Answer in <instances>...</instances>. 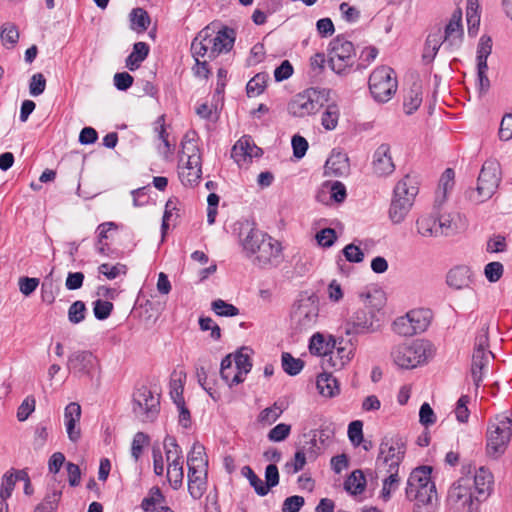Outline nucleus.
Here are the masks:
<instances>
[{
	"label": "nucleus",
	"instance_id": "2",
	"mask_svg": "<svg viewBox=\"0 0 512 512\" xmlns=\"http://www.w3.org/2000/svg\"><path fill=\"white\" fill-rule=\"evenodd\" d=\"M502 179L501 165L496 159L486 160L480 170L476 189H469L465 197L475 204L490 199L496 192Z\"/></svg>",
	"mask_w": 512,
	"mask_h": 512
},
{
	"label": "nucleus",
	"instance_id": "60",
	"mask_svg": "<svg viewBox=\"0 0 512 512\" xmlns=\"http://www.w3.org/2000/svg\"><path fill=\"white\" fill-rule=\"evenodd\" d=\"M469 402H470V397L468 395H462L456 403L454 412H455L456 419L460 423L468 422V419L470 416V411H469L467 405Z\"/></svg>",
	"mask_w": 512,
	"mask_h": 512
},
{
	"label": "nucleus",
	"instance_id": "32",
	"mask_svg": "<svg viewBox=\"0 0 512 512\" xmlns=\"http://www.w3.org/2000/svg\"><path fill=\"white\" fill-rule=\"evenodd\" d=\"M187 465L189 467L207 469L208 460L205 454V448L198 442H195L187 456Z\"/></svg>",
	"mask_w": 512,
	"mask_h": 512
},
{
	"label": "nucleus",
	"instance_id": "4",
	"mask_svg": "<svg viewBox=\"0 0 512 512\" xmlns=\"http://www.w3.org/2000/svg\"><path fill=\"white\" fill-rule=\"evenodd\" d=\"M432 467L419 466L410 473L405 489L406 497L410 501L426 505L436 497L435 483L431 480Z\"/></svg>",
	"mask_w": 512,
	"mask_h": 512
},
{
	"label": "nucleus",
	"instance_id": "37",
	"mask_svg": "<svg viewBox=\"0 0 512 512\" xmlns=\"http://www.w3.org/2000/svg\"><path fill=\"white\" fill-rule=\"evenodd\" d=\"M365 487L366 479L361 470L353 471L344 482V488L352 495L361 494Z\"/></svg>",
	"mask_w": 512,
	"mask_h": 512
},
{
	"label": "nucleus",
	"instance_id": "51",
	"mask_svg": "<svg viewBox=\"0 0 512 512\" xmlns=\"http://www.w3.org/2000/svg\"><path fill=\"white\" fill-rule=\"evenodd\" d=\"M392 326L393 331L401 336H413L417 334L407 314L405 316L398 317L393 322Z\"/></svg>",
	"mask_w": 512,
	"mask_h": 512
},
{
	"label": "nucleus",
	"instance_id": "8",
	"mask_svg": "<svg viewBox=\"0 0 512 512\" xmlns=\"http://www.w3.org/2000/svg\"><path fill=\"white\" fill-rule=\"evenodd\" d=\"M365 301L371 297L369 293L361 294ZM380 320L377 317L375 309L364 303V306L356 309L347 318L344 324L346 335H361L374 333L380 328Z\"/></svg>",
	"mask_w": 512,
	"mask_h": 512
},
{
	"label": "nucleus",
	"instance_id": "30",
	"mask_svg": "<svg viewBox=\"0 0 512 512\" xmlns=\"http://www.w3.org/2000/svg\"><path fill=\"white\" fill-rule=\"evenodd\" d=\"M422 103V85L420 82H413L409 91L404 97V109L407 115L413 114Z\"/></svg>",
	"mask_w": 512,
	"mask_h": 512
},
{
	"label": "nucleus",
	"instance_id": "33",
	"mask_svg": "<svg viewBox=\"0 0 512 512\" xmlns=\"http://www.w3.org/2000/svg\"><path fill=\"white\" fill-rule=\"evenodd\" d=\"M324 106L326 108L322 113L321 124L325 130H334L340 117L339 106L335 102H328Z\"/></svg>",
	"mask_w": 512,
	"mask_h": 512
},
{
	"label": "nucleus",
	"instance_id": "53",
	"mask_svg": "<svg viewBox=\"0 0 512 512\" xmlns=\"http://www.w3.org/2000/svg\"><path fill=\"white\" fill-rule=\"evenodd\" d=\"M0 37L4 44H10L12 47L15 46L19 39L17 26L13 23L3 24L1 27Z\"/></svg>",
	"mask_w": 512,
	"mask_h": 512
},
{
	"label": "nucleus",
	"instance_id": "36",
	"mask_svg": "<svg viewBox=\"0 0 512 512\" xmlns=\"http://www.w3.org/2000/svg\"><path fill=\"white\" fill-rule=\"evenodd\" d=\"M202 175V164L198 166L188 165L179 172V178L184 186L194 187L198 185Z\"/></svg>",
	"mask_w": 512,
	"mask_h": 512
},
{
	"label": "nucleus",
	"instance_id": "31",
	"mask_svg": "<svg viewBox=\"0 0 512 512\" xmlns=\"http://www.w3.org/2000/svg\"><path fill=\"white\" fill-rule=\"evenodd\" d=\"M236 373L233 375L232 383H242L245 380L244 375L252 369V361L247 354L237 351L234 356Z\"/></svg>",
	"mask_w": 512,
	"mask_h": 512
},
{
	"label": "nucleus",
	"instance_id": "62",
	"mask_svg": "<svg viewBox=\"0 0 512 512\" xmlns=\"http://www.w3.org/2000/svg\"><path fill=\"white\" fill-rule=\"evenodd\" d=\"M290 432L291 425L279 423L269 431L267 437L270 441L281 442L289 436Z\"/></svg>",
	"mask_w": 512,
	"mask_h": 512
},
{
	"label": "nucleus",
	"instance_id": "14",
	"mask_svg": "<svg viewBox=\"0 0 512 512\" xmlns=\"http://www.w3.org/2000/svg\"><path fill=\"white\" fill-rule=\"evenodd\" d=\"M255 262L261 268H269L280 263L282 257L281 243L268 235L255 250Z\"/></svg>",
	"mask_w": 512,
	"mask_h": 512
},
{
	"label": "nucleus",
	"instance_id": "39",
	"mask_svg": "<svg viewBox=\"0 0 512 512\" xmlns=\"http://www.w3.org/2000/svg\"><path fill=\"white\" fill-rule=\"evenodd\" d=\"M417 231L423 237H437V219L433 216H421L416 221Z\"/></svg>",
	"mask_w": 512,
	"mask_h": 512
},
{
	"label": "nucleus",
	"instance_id": "54",
	"mask_svg": "<svg viewBox=\"0 0 512 512\" xmlns=\"http://www.w3.org/2000/svg\"><path fill=\"white\" fill-rule=\"evenodd\" d=\"M283 413V408L278 406L275 402L271 407L263 409L258 415V421L263 424L271 425L274 423Z\"/></svg>",
	"mask_w": 512,
	"mask_h": 512
},
{
	"label": "nucleus",
	"instance_id": "16",
	"mask_svg": "<svg viewBox=\"0 0 512 512\" xmlns=\"http://www.w3.org/2000/svg\"><path fill=\"white\" fill-rule=\"evenodd\" d=\"M448 499L454 504L462 507H468L472 511L475 494L472 491L471 479L468 477L460 478L449 490Z\"/></svg>",
	"mask_w": 512,
	"mask_h": 512
},
{
	"label": "nucleus",
	"instance_id": "35",
	"mask_svg": "<svg viewBox=\"0 0 512 512\" xmlns=\"http://www.w3.org/2000/svg\"><path fill=\"white\" fill-rule=\"evenodd\" d=\"M387 472L389 476L383 480V487L381 491V497L384 501H388L391 497V492L395 491L400 483V478L398 475L399 468L396 465L392 467H388Z\"/></svg>",
	"mask_w": 512,
	"mask_h": 512
},
{
	"label": "nucleus",
	"instance_id": "49",
	"mask_svg": "<svg viewBox=\"0 0 512 512\" xmlns=\"http://www.w3.org/2000/svg\"><path fill=\"white\" fill-rule=\"evenodd\" d=\"M280 475L276 464L271 463L265 468V482H263V491L265 496L269 493L270 489L276 487L279 484Z\"/></svg>",
	"mask_w": 512,
	"mask_h": 512
},
{
	"label": "nucleus",
	"instance_id": "21",
	"mask_svg": "<svg viewBox=\"0 0 512 512\" xmlns=\"http://www.w3.org/2000/svg\"><path fill=\"white\" fill-rule=\"evenodd\" d=\"M372 164L374 172L379 176L389 175L395 170L388 144H381L376 149Z\"/></svg>",
	"mask_w": 512,
	"mask_h": 512
},
{
	"label": "nucleus",
	"instance_id": "42",
	"mask_svg": "<svg viewBox=\"0 0 512 512\" xmlns=\"http://www.w3.org/2000/svg\"><path fill=\"white\" fill-rule=\"evenodd\" d=\"M268 74L262 72L257 73L251 78L246 85V93L248 97H254L262 94L267 86Z\"/></svg>",
	"mask_w": 512,
	"mask_h": 512
},
{
	"label": "nucleus",
	"instance_id": "20",
	"mask_svg": "<svg viewBox=\"0 0 512 512\" xmlns=\"http://www.w3.org/2000/svg\"><path fill=\"white\" fill-rule=\"evenodd\" d=\"M64 418L68 438L76 443L81 438V430L77 426L81 418V406L76 402L69 403L65 407Z\"/></svg>",
	"mask_w": 512,
	"mask_h": 512
},
{
	"label": "nucleus",
	"instance_id": "7",
	"mask_svg": "<svg viewBox=\"0 0 512 512\" xmlns=\"http://www.w3.org/2000/svg\"><path fill=\"white\" fill-rule=\"evenodd\" d=\"M512 436V410L510 415H499L496 422H489L487 428V454L493 458H498L507 449Z\"/></svg>",
	"mask_w": 512,
	"mask_h": 512
},
{
	"label": "nucleus",
	"instance_id": "50",
	"mask_svg": "<svg viewBox=\"0 0 512 512\" xmlns=\"http://www.w3.org/2000/svg\"><path fill=\"white\" fill-rule=\"evenodd\" d=\"M191 476H193V473L188 475V492L193 499L198 500L206 492L207 476H203L196 480H191Z\"/></svg>",
	"mask_w": 512,
	"mask_h": 512
},
{
	"label": "nucleus",
	"instance_id": "26",
	"mask_svg": "<svg viewBox=\"0 0 512 512\" xmlns=\"http://www.w3.org/2000/svg\"><path fill=\"white\" fill-rule=\"evenodd\" d=\"M331 347L336 349V355L338 356V361H334L331 363V367L335 369H341L344 365L350 361L353 356V344L351 340L345 342L343 338L335 339L330 338Z\"/></svg>",
	"mask_w": 512,
	"mask_h": 512
},
{
	"label": "nucleus",
	"instance_id": "27",
	"mask_svg": "<svg viewBox=\"0 0 512 512\" xmlns=\"http://www.w3.org/2000/svg\"><path fill=\"white\" fill-rule=\"evenodd\" d=\"M490 356L493 358V354L491 351L488 352H473L472 355V363H471V376L474 382L476 389L480 387V384L483 380V372L482 370L487 367Z\"/></svg>",
	"mask_w": 512,
	"mask_h": 512
},
{
	"label": "nucleus",
	"instance_id": "9",
	"mask_svg": "<svg viewBox=\"0 0 512 512\" xmlns=\"http://www.w3.org/2000/svg\"><path fill=\"white\" fill-rule=\"evenodd\" d=\"M394 70L379 66L369 76L368 85L373 99L379 103L388 102L396 93L398 82Z\"/></svg>",
	"mask_w": 512,
	"mask_h": 512
},
{
	"label": "nucleus",
	"instance_id": "12",
	"mask_svg": "<svg viewBox=\"0 0 512 512\" xmlns=\"http://www.w3.org/2000/svg\"><path fill=\"white\" fill-rule=\"evenodd\" d=\"M406 454V441L400 435L384 436L379 445L377 461L382 460L388 467L399 468Z\"/></svg>",
	"mask_w": 512,
	"mask_h": 512
},
{
	"label": "nucleus",
	"instance_id": "25",
	"mask_svg": "<svg viewBox=\"0 0 512 512\" xmlns=\"http://www.w3.org/2000/svg\"><path fill=\"white\" fill-rule=\"evenodd\" d=\"M262 154V149L253 143L250 136H243L232 148V157L237 162L240 161L238 157H242L245 160L247 157L250 159L260 157Z\"/></svg>",
	"mask_w": 512,
	"mask_h": 512
},
{
	"label": "nucleus",
	"instance_id": "40",
	"mask_svg": "<svg viewBox=\"0 0 512 512\" xmlns=\"http://www.w3.org/2000/svg\"><path fill=\"white\" fill-rule=\"evenodd\" d=\"M416 333L424 332L430 325V311L425 309L411 310L407 313Z\"/></svg>",
	"mask_w": 512,
	"mask_h": 512
},
{
	"label": "nucleus",
	"instance_id": "13",
	"mask_svg": "<svg viewBox=\"0 0 512 512\" xmlns=\"http://www.w3.org/2000/svg\"><path fill=\"white\" fill-rule=\"evenodd\" d=\"M97 364L98 359L91 351L78 350L68 356L66 367L75 377H92Z\"/></svg>",
	"mask_w": 512,
	"mask_h": 512
},
{
	"label": "nucleus",
	"instance_id": "64",
	"mask_svg": "<svg viewBox=\"0 0 512 512\" xmlns=\"http://www.w3.org/2000/svg\"><path fill=\"white\" fill-rule=\"evenodd\" d=\"M498 134L502 141H509L512 139V113H507L503 116Z\"/></svg>",
	"mask_w": 512,
	"mask_h": 512
},
{
	"label": "nucleus",
	"instance_id": "24",
	"mask_svg": "<svg viewBox=\"0 0 512 512\" xmlns=\"http://www.w3.org/2000/svg\"><path fill=\"white\" fill-rule=\"evenodd\" d=\"M472 272L468 266L461 265L452 268L446 276V283L454 289L460 290L469 287Z\"/></svg>",
	"mask_w": 512,
	"mask_h": 512
},
{
	"label": "nucleus",
	"instance_id": "1",
	"mask_svg": "<svg viewBox=\"0 0 512 512\" xmlns=\"http://www.w3.org/2000/svg\"><path fill=\"white\" fill-rule=\"evenodd\" d=\"M463 36L462 11L461 9H456L445 26L444 35H442L441 28H438L436 32L430 33L427 36L422 53L423 63H432L443 44L446 49L453 50L454 48H459Z\"/></svg>",
	"mask_w": 512,
	"mask_h": 512
},
{
	"label": "nucleus",
	"instance_id": "58",
	"mask_svg": "<svg viewBox=\"0 0 512 512\" xmlns=\"http://www.w3.org/2000/svg\"><path fill=\"white\" fill-rule=\"evenodd\" d=\"M131 21L137 25L139 31H146L150 25V16L143 8H135L131 12Z\"/></svg>",
	"mask_w": 512,
	"mask_h": 512
},
{
	"label": "nucleus",
	"instance_id": "43",
	"mask_svg": "<svg viewBox=\"0 0 512 512\" xmlns=\"http://www.w3.org/2000/svg\"><path fill=\"white\" fill-rule=\"evenodd\" d=\"M176 372L172 374L170 380V395L175 404H183L185 402L183 397L184 384L182 378H186V373L181 371L179 377L175 378Z\"/></svg>",
	"mask_w": 512,
	"mask_h": 512
},
{
	"label": "nucleus",
	"instance_id": "34",
	"mask_svg": "<svg viewBox=\"0 0 512 512\" xmlns=\"http://www.w3.org/2000/svg\"><path fill=\"white\" fill-rule=\"evenodd\" d=\"M165 501V497L159 487L154 486L149 490L146 497L142 499L141 508L144 512L157 511L161 503Z\"/></svg>",
	"mask_w": 512,
	"mask_h": 512
},
{
	"label": "nucleus",
	"instance_id": "61",
	"mask_svg": "<svg viewBox=\"0 0 512 512\" xmlns=\"http://www.w3.org/2000/svg\"><path fill=\"white\" fill-rule=\"evenodd\" d=\"M348 437L354 446L363 442V423L360 420L352 421L348 426Z\"/></svg>",
	"mask_w": 512,
	"mask_h": 512
},
{
	"label": "nucleus",
	"instance_id": "63",
	"mask_svg": "<svg viewBox=\"0 0 512 512\" xmlns=\"http://www.w3.org/2000/svg\"><path fill=\"white\" fill-rule=\"evenodd\" d=\"M315 238L320 246L329 248L337 240V234L333 228H324L316 234Z\"/></svg>",
	"mask_w": 512,
	"mask_h": 512
},
{
	"label": "nucleus",
	"instance_id": "45",
	"mask_svg": "<svg viewBox=\"0 0 512 512\" xmlns=\"http://www.w3.org/2000/svg\"><path fill=\"white\" fill-rule=\"evenodd\" d=\"M304 367V361L300 358H294L290 353H282V368L290 376H295L301 372Z\"/></svg>",
	"mask_w": 512,
	"mask_h": 512
},
{
	"label": "nucleus",
	"instance_id": "3",
	"mask_svg": "<svg viewBox=\"0 0 512 512\" xmlns=\"http://www.w3.org/2000/svg\"><path fill=\"white\" fill-rule=\"evenodd\" d=\"M417 193V181L410 174L405 175L396 184L389 208V218L394 224H399L405 219Z\"/></svg>",
	"mask_w": 512,
	"mask_h": 512
},
{
	"label": "nucleus",
	"instance_id": "47",
	"mask_svg": "<svg viewBox=\"0 0 512 512\" xmlns=\"http://www.w3.org/2000/svg\"><path fill=\"white\" fill-rule=\"evenodd\" d=\"M150 437L144 432H137L132 440L131 444V456L137 462L143 452L145 446L149 445Z\"/></svg>",
	"mask_w": 512,
	"mask_h": 512
},
{
	"label": "nucleus",
	"instance_id": "59",
	"mask_svg": "<svg viewBox=\"0 0 512 512\" xmlns=\"http://www.w3.org/2000/svg\"><path fill=\"white\" fill-rule=\"evenodd\" d=\"M306 464V453L304 448L298 449L294 454L293 462H287L285 469L288 473L295 474L301 471Z\"/></svg>",
	"mask_w": 512,
	"mask_h": 512
},
{
	"label": "nucleus",
	"instance_id": "52",
	"mask_svg": "<svg viewBox=\"0 0 512 512\" xmlns=\"http://www.w3.org/2000/svg\"><path fill=\"white\" fill-rule=\"evenodd\" d=\"M86 311L85 303L81 300H77L73 302L68 309V320L72 324H78L85 319Z\"/></svg>",
	"mask_w": 512,
	"mask_h": 512
},
{
	"label": "nucleus",
	"instance_id": "10",
	"mask_svg": "<svg viewBox=\"0 0 512 512\" xmlns=\"http://www.w3.org/2000/svg\"><path fill=\"white\" fill-rule=\"evenodd\" d=\"M329 66L337 75H347L353 66L356 55L354 44L338 35L329 44Z\"/></svg>",
	"mask_w": 512,
	"mask_h": 512
},
{
	"label": "nucleus",
	"instance_id": "44",
	"mask_svg": "<svg viewBox=\"0 0 512 512\" xmlns=\"http://www.w3.org/2000/svg\"><path fill=\"white\" fill-rule=\"evenodd\" d=\"M492 52V39L488 35H482L477 47V66H488L487 59Z\"/></svg>",
	"mask_w": 512,
	"mask_h": 512
},
{
	"label": "nucleus",
	"instance_id": "17",
	"mask_svg": "<svg viewBox=\"0 0 512 512\" xmlns=\"http://www.w3.org/2000/svg\"><path fill=\"white\" fill-rule=\"evenodd\" d=\"M239 225V238L241 245L246 255L250 257L255 254L257 246L260 245V242H262L268 234L258 230L248 221L241 222Z\"/></svg>",
	"mask_w": 512,
	"mask_h": 512
},
{
	"label": "nucleus",
	"instance_id": "6",
	"mask_svg": "<svg viewBox=\"0 0 512 512\" xmlns=\"http://www.w3.org/2000/svg\"><path fill=\"white\" fill-rule=\"evenodd\" d=\"M432 344L423 339L396 345L391 351L394 363L402 369H412L424 363L431 354Z\"/></svg>",
	"mask_w": 512,
	"mask_h": 512
},
{
	"label": "nucleus",
	"instance_id": "46",
	"mask_svg": "<svg viewBox=\"0 0 512 512\" xmlns=\"http://www.w3.org/2000/svg\"><path fill=\"white\" fill-rule=\"evenodd\" d=\"M330 347L331 341L326 342L322 334L316 333L311 337L309 345L311 354L327 357Z\"/></svg>",
	"mask_w": 512,
	"mask_h": 512
},
{
	"label": "nucleus",
	"instance_id": "56",
	"mask_svg": "<svg viewBox=\"0 0 512 512\" xmlns=\"http://www.w3.org/2000/svg\"><path fill=\"white\" fill-rule=\"evenodd\" d=\"M114 305L110 301H104L101 299H98L93 302V313L97 320L103 321L107 319L112 311H113Z\"/></svg>",
	"mask_w": 512,
	"mask_h": 512
},
{
	"label": "nucleus",
	"instance_id": "19",
	"mask_svg": "<svg viewBox=\"0 0 512 512\" xmlns=\"http://www.w3.org/2000/svg\"><path fill=\"white\" fill-rule=\"evenodd\" d=\"M350 164L347 154L333 149L324 165V175L342 177L349 174Z\"/></svg>",
	"mask_w": 512,
	"mask_h": 512
},
{
	"label": "nucleus",
	"instance_id": "28",
	"mask_svg": "<svg viewBox=\"0 0 512 512\" xmlns=\"http://www.w3.org/2000/svg\"><path fill=\"white\" fill-rule=\"evenodd\" d=\"M316 386L322 396L332 398L340 393L337 379L328 372H323L317 376Z\"/></svg>",
	"mask_w": 512,
	"mask_h": 512
},
{
	"label": "nucleus",
	"instance_id": "29",
	"mask_svg": "<svg viewBox=\"0 0 512 512\" xmlns=\"http://www.w3.org/2000/svg\"><path fill=\"white\" fill-rule=\"evenodd\" d=\"M150 47L145 42H136L133 45V51L128 55L125 60L126 67L130 71H135L141 63L147 58Z\"/></svg>",
	"mask_w": 512,
	"mask_h": 512
},
{
	"label": "nucleus",
	"instance_id": "11",
	"mask_svg": "<svg viewBox=\"0 0 512 512\" xmlns=\"http://www.w3.org/2000/svg\"><path fill=\"white\" fill-rule=\"evenodd\" d=\"M160 411L159 397L145 385L139 387L133 394V412L143 421H153Z\"/></svg>",
	"mask_w": 512,
	"mask_h": 512
},
{
	"label": "nucleus",
	"instance_id": "18",
	"mask_svg": "<svg viewBox=\"0 0 512 512\" xmlns=\"http://www.w3.org/2000/svg\"><path fill=\"white\" fill-rule=\"evenodd\" d=\"M317 314L309 304H298L291 312L292 327L296 332H302L313 326Z\"/></svg>",
	"mask_w": 512,
	"mask_h": 512
},
{
	"label": "nucleus",
	"instance_id": "15",
	"mask_svg": "<svg viewBox=\"0 0 512 512\" xmlns=\"http://www.w3.org/2000/svg\"><path fill=\"white\" fill-rule=\"evenodd\" d=\"M236 32L233 28L223 26L216 34L209 27L206 42L210 47L209 59L213 60L222 52H229L235 42Z\"/></svg>",
	"mask_w": 512,
	"mask_h": 512
},
{
	"label": "nucleus",
	"instance_id": "57",
	"mask_svg": "<svg viewBox=\"0 0 512 512\" xmlns=\"http://www.w3.org/2000/svg\"><path fill=\"white\" fill-rule=\"evenodd\" d=\"M241 474L248 479L249 484L254 488L258 496H265V491L262 489L263 481L255 474L250 466H243L241 469Z\"/></svg>",
	"mask_w": 512,
	"mask_h": 512
},
{
	"label": "nucleus",
	"instance_id": "22",
	"mask_svg": "<svg viewBox=\"0 0 512 512\" xmlns=\"http://www.w3.org/2000/svg\"><path fill=\"white\" fill-rule=\"evenodd\" d=\"M492 484V474L484 467H480L473 478V493L477 502H482L489 496Z\"/></svg>",
	"mask_w": 512,
	"mask_h": 512
},
{
	"label": "nucleus",
	"instance_id": "23",
	"mask_svg": "<svg viewBox=\"0 0 512 512\" xmlns=\"http://www.w3.org/2000/svg\"><path fill=\"white\" fill-rule=\"evenodd\" d=\"M197 133L194 130L188 131L181 142V153L187 156L188 165L198 166L202 164L200 148L197 144Z\"/></svg>",
	"mask_w": 512,
	"mask_h": 512
},
{
	"label": "nucleus",
	"instance_id": "41",
	"mask_svg": "<svg viewBox=\"0 0 512 512\" xmlns=\"http://www.w3.org/2000/svg\"><path fill=\"white\" fill-rule=\"evenodd\" d=\"M325 62L324 53H316L310 57L308 74L313 82H318L322 79L325 71Z\"/></svg>",
	"mask_w": 512,
	"mask_h": 512
},
{
	"label": "nucleus",
	"instance_id": "55",
	"mask_svg": "<svg viewBox=\"0 0 512 512\" xmlns=\"http://www.w3.org/2000/svg\"><path fill=\"white\" fill-rule=\"evenodd\" d=\"M232 362V354H228L222 359L220 364V376L229 385V387L239 384L232 383L233 375L236 373V369L233 368Z\"/></svg>",
	"mask_w": 512,
	"mask_h": 512
},
{
	"label": "nucleus",
	"instance_id": "38",
	"mask_svg": "<svg viewBox=\"0 0 512 512\" xmlns=\"http://www.w3.org/2000/svg\"><path fill=\"white\" fill-rule=\"evenodd\" d=\"M209 32V26L202 29L191 43V53L194 58L204 57L206 54L209 55L210 47L206 42L207 33Z\"/></svg>",
	"mask_w": 512,
	"mask_h": 512
},
{
	"label": "nucleus",
	"instance_id": "5",
	"mask_svg": "<svg viewBox=\"0 0 512 512\" xmlns=\"http://www.w3.org/2000/svg\"><path fill=\"white\" fill-rule=\"evenodd\" d=\"M331 90L325 88H308L295 95L288 103V112L294 117L303 118L315 114L330 102Z\"/></svg>",
	"mask_w": 512,
	"mask_h": 512
},
{
	"label": "nucleus",
	"instance_id": "48",
	"mask_svg": "<svg viewBox=\"0 0 512 512\" xmlns=\"http://www.w3.org/2000/svg\"><path fill=\"white\" fill-rule=\"evenodd\" d=\"M211 309L216 315L221 317H234L239 315V309L233 304L227 303L222 299L214 300L211 304Z\"/></svg>",
	"mask_w": 512,
	"mask_h": 512
}]
</instances>
